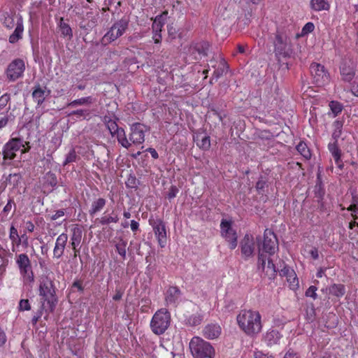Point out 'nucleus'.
Returning <instances> with one entry per match:
<instances>
[{
    "label": "nucleus",
    "mask_w": 358,
    "mask_h": 358,
    "mask_svg": "<svg viewBox=\"0 0 358 358\" xmlns=\"http://www.w3.org/2000/svg\"><path fill=\"white\" fill-rule=\"evenodd\" d=\"M116 136L117 141L121 145L125 148H129L131 145V143L129 142V139L128 140L124 130L120 127V129L115 134Z\"/></svg>",
    "instance_id": "obj_31"
},
{
    "label": "nucleus",
    "mask_w": 358,
    "mask_h": 358,
    "mask_svg": "<svg viewBox=\"0 0 358 358\" xmlns=\"http://www.w3.org/2000/svg\"><path fill=\"white\" fill-rule=\"evenodd\" d=\"M49 94L50 91L47 90L46 87L37 85L34 87L32 92V98L37 103L38 106H41Z\"/></svg>",
    "instance_id": "obj_20"
},
{
    "label": "nucleus",
    "mask_w": 358,
    "mask_h": 358,
    "mask_svg": "<svg viewBox=\"0 0 358 358\" xmlns=\"http://www.w3.org/2000/svg\"><path fill=\"white\" fill-rule=\"evenodd\" d=\"M138 227H139V224L138 222H136L135 220L131 221V229L133 231H137L138 229Z\"/></svg>",
    "instance_id": "obj_63"
},
{
    "label": "nucleus",
    "mask_w": 358,
    "mask_h": 358,
    "mask_svg": "<svg viewBox=\"0 0 358 358\" xmlns=\"http://www.w3.org/2000/svg\"><path fill=\"white\" fill-rule=\"evenodd\" d=\"M90 115L87 110L79 109L71 112L69 115H76L78 117H83L86 118Z\"/></svg>",
    "instance_id": "obj_51"
},
{
    "label": "nucleus",
    "mask_w": 358,
    "mask_h": 358,
    "mask_svg": "<svg viewBox=\"0 0 358 358\" xmlns=\"http://www.w3.org/2000/svg\"><path fill=\"white\" fill-rule=\"evenodd\" d=\"M236 320L241 329L248 336H255L262 331V317L258 311L241 310L237 315Z\"/></svg>",
    "instance_id": "obj_1"
},
{
    "label": "nucleus",
    "mask_w": 358,
    "mask_h": 358,
    "mask_svg": "<svg viewBox=\"0 0 358 358\" xmlns=\"http://www.w3.org/2000/svg\"><path fill=\"white\" fill-rule=\"evenodd\" d=\"M94 101V100L92 96L83 97L72 101L71 103H69V106L75 107L77 106L90 105Z\"/></svg>",
    "instance_id": "obj_34"
},
{
    "label": "nucleus",
    "mask_w": 358,
    "mask_h": 358,
    "mask_svg": "<svg viewBox=\"0 0 358 358\" xmlns=\"http://www.w3.org/2000/svg\"><path fill=\"white\" fill-rule=\"evenodd\" d=\"M221 327L217 324H209L203 330V335L208 339H215L220 336Z\"/></svg>",
    "instance_id": "obj_21"
},
{
    "label": "nucleus",
    "mask_w": 358,
    "mask_h": 358,
    "mask_svg": "<svg viewBox=\"0 0 358 358\" xmlns=\"http://www.w3.org/2000/svg\"><path fill=\"white\" fill-rule=\"evenodd\" d=\"M274 50L277 55L285 57L290 53L289 40L285 34L278 33L274 41Z\"/></svg>",
    "instance_id": "obj_12"
},
{
    "label": "nucleus",
    "mask_w": 358,
    "mask_h": 358,
    "mask_svg": "<svg viewBox=\"0 0 358 358\" xmlns=\"http://www.w3.org/2000/svg\"><path fill=\"white\" fill-rule=\"evenodd\" d=\"M59 30L61 36L67 38L68 41H71L73 38V31L69 24L64 22L62 18L59 24Z\"/></svg>",
    "instance_id": "obj_24"
},
{
    "label": "nucleus",
    "mask_w": 358,
    "mask_h": 358,
    "mask_svg": "<svg viewBox=\"0 0 358 358\" xmlns=\"http://www.w3.org/2000/svg\"><path fill=\"white\" fill-rule=\"evenodd\" d=\"M327 290L329 291V294L337 298H341L345 294V287L342 284H332L327 288Z\"/></svg>",
    "instance_id": "obj_27"
},
{
    "label": "nucleus",
    "mask_w": 358,
    "mask_h": 358,
    "mask_svg": "<svg viewBox=\"0 0 358 358\" xmlns=\"http://www.w3.org/2000/svg\"><path fill=\"white\" fill-rule=\"evenodd\" d=\"M77 159V155L74 149H71L69 152L67 154L66 159L63 163V166H66V164L74 162Z\"/></svg>",
    "instance_id": "obj_43"
},
{
    "label": "nucleus",
    "mask_w": 358,
    "mask_h": 358,
    "mask_svg": "<svg viewBox=\"0 0 358 358\" xmlns=\"http://www.w3.org/2000/svg\"><path fill=\"white\" fill-rule=\"evenodd\" d=\"M64 214H65L64 210H63V209L58 210L55 212V214H53L50 216V220H56L60 218L61 217H63L64 215Z\"/></svg>",
    "instance_id": "obj_56"
},
{
    "label": "nucleus",
    "mask_w": 358,
    "mask_h": 358,
    "mask_svg": "<svg viewBox=\"0 0 358 358\" xmlns=\"http://www.w3.org/2000/svg\"><path fill=\"white\" fill-rule=\"evenodd\" d=\"M128 27L129 21L126 19L115 22L102 38V43L108 44L115 41L125 33Z\"/></svg>",
    "instance_id": "obj_6"
},
{
    "label": "nucleus",
    "mask_w": 358,
    "mask_h": 358,
    "mask_svg": "<svg viewBox=\"0 0 358 358\" xmlns=\"http://www.w3.org/2000/svg\"><path fill=\"white\" fill-rule=\"evenodd\" d=\"M350 91L354 96L358 97V78H356L355 80L353 82L351 86Z\"/></svg>",
    "instance_id": "obj_57"
},
{
    "label": "nucleus",
    "mask_w": 358,
    "mask_h": 358,
    "mask_svg": "<svg viewBox=\"0 0 358 358\" xmlns=\"http://www.w3.org/2000/svg\"><path fill=\"white\" fill-rule=\"evenodd\" d=\"M315 25L313 22H307L301 30L302 35H306L309 33H311L314 31Z\"/></svg>",
    "instance_id": "obj_48"
},
{
    "label": "nucleus",
    "mask_w": 358,
    "mask_h": 358,
    "mask_svg": "<svg viewBox=\"0 0 358 358\" xmlns=\"http://www.w3.org/2000/svg\"><path fill=\"white\" fill-rule=\"evenodd\" d=\"M71 231V245L74 250V255L77 256L79 252L77 248L79 246L82 238V230L78 227H74L72 228Z\"/></svg>",
    "instance_id": "obj_22"
},
{
    "label": "nucleus",
    "mask_w": 358,
    "mask_h": 358,
    "mask_svg": "<svg viewBox=\"0 0 358 358\" xmlns=\"http://www.w3.org/2000/svg\"><path fill=\"white\" fill-rule=\"evenodd\" d=\"M10 95L7 93L0 97V110L4 109L10 101Z\"/></svg>",
    "instance_id": "obj_47"
},
{
    "label": "nucleus",
    "mask_w": 358,
    "mask_h": 358,
    "mask_svg": "<svg viewBox=\"0 0 358 358\" xmlns=\"http://www.w3.org/2000/svg\"><path fill=\"white\" fill-rule=\"evenodd\" d=\"M221 234L223 238L229 243V248L234 250L237 246V235L231 227V223L226 220H222L220 224Z\"/></svg>",
    "instance_id": "obj_13"
},
{
    "label": "nucleus",
    "mask_w": 358,
    "mask_h": 358,
    "mask_svg": "<svg viewBox=\"0 0 358 358\" xmlns=\"http://www.w3.org/2000/svg\"><path fill=\"white\" fill-rule=\"evenodd\" d=\"M44 6L45 3L43 1H35L33 2L31 6L30 7V15L31 16L36 15L38 13L42 11Z\"/></svg>",
    "instance_id": "obj_36"
},
{
    "label": "nucleus",
    "mask_w": 358,
    "mask_h": 358,
    "mask_svg": "<svg viewBox=\"0 0 358 358\" xmlns=\"http://www.w3.org/2000/svg\"><path fill=\"white\" fill-rule=\"evenodd\" d=\"M241 254L245 259L251 257L255 250V242L253 236L250 234H245L241 242Z\"/></svg>",
    "instance_id": "obj_16"
},
{
    "label": "nucleus",
    "mask_w": 358,
    "mask_h": 358,
    "mask_svg": "<svg viewBox=\"0 0 358 358\" xmlns=\"http://www.w3.org/2000/svg\"><path fill=\"white\" fill-rule=\"evenodd\" d=\"M329 106L334 115H337L342 111V106L336 101H331Z\"/></svg>",
    "instance_id": "obj_45"
},
{
    "label": "nucleus",
    "mask_w": 358,
    "mask_h": 358,
    "mask_svg": "<svg viewBox=\"0 0 358 358\" xmlns=\"http://www.w3.org/2000/svg\"><path fill=\"white\" fill-rule=\"evenodd\" d=\"M39 292L43 300L42 309L45 312L53 311L57 303V298L52 281L48 278L43 279Z\"/></svg>",
    "instance_id": "obj_2"
},
{
    "label": "nucleus",
    "mask_w": 358,
    "mask_h": 358,
    "mask_svg": "<svg viewBox=\"0 0 358 358\" xmlns=\"http://www.w3.org/2000/svg\"><path fill=\"white\" fill-rule=\"evenodd\" d=\"M167 14H168L167 12H164L162 14L156 16L155 18L154 19L152 29H159V30L162 31V27H164V25L165 24Z\"/></svg>",
    "instance_id": "obj_32"
},
{
    "label": "nucleus",
    "mask_w": 358,
    "mask_h": 358,
    "mask_svg": "<svg viewBox=\"0 0 358 358\" xmlns=\"http://www.w3.org/2000/svg\"><path fill=\"white\" fill-rule=\"evenodd\" d=\"M280 275L285 277L289 286L292 289H296L299 287V280L294 271L289 266H285L280 271Z\"/></svg>",
    "instance_id": "obj_17"
},
{
    "label": "nucleus",
    "mask_w": 358,
    "mask_h": 358,
    "mask_svg": "<svg viewBox=\"0 0 358 358\" xmlns=\"http://www.w3.org/2000/svg\"><path fill=\"white\" fill-rule=\"evenodd\" d=\"M152 38L155 43H160L162 41V35L158 34H155L152 36Z\"/></svg>",
    "instance_id": "obj_64"
},
{
    "label": "nucleus",
    "mask_w": 358,
    "mask_h": 358,
    "mask_svg": "<svg viewBox=\"0 0 358 358\" xmlns=\"http://www.w3.org/2000/svg\"><path fill=\"white\" fill-rule=\"evenodd\" d=\"M268 275H274L276 271L275 268V265L272 262V261L268 259L267 266L266 267V270L264 271Z\"/></svg>",
    "instance_id": "obj_46"
},
{
    "label": "nucleus",
    "mask_w": 358,
    "mask_h": 358,
    "mask_svg": "<svg viewBox=\"0 0 358 358\" xmlns=\"http://www.w3.org/2000/svg\"><path fill=\"white\" fill-rule=\"evenodd\" d=\"M146 151L150 152L152 157L154 159H157L159 157L157 152L154 148H149L146 150Z\"/></svg>",
    "instance_id": "obj_61"
},
{
    "label": "nucleus",
    "mask_w": 358,
    "mask_h": 358,
    "mask_svg": "<svg viewBox=\"0 0 358 358\" xmlns=\"http://www.w3.org/2000/svg\"><path fill=\"white\" fill-rule=\"evenodd\" d=\"M278 248V243L275 234L269 229H266L264 234V240L261 249V252H264L269 255H273Z\"/></svg>",
    "instance_id": "obj_8"
},
{
    "label": "nucleus",
    "mask_w": 358,
    "mask_h": 358,
    "mask_svg": "<svg viewBox=\"0 0 358 358\" xmlns=\"http://www.w3.org/2000/svg\"><path fill=\"white\" fill-rule=\"evenodd\" d=\"M119 221L118 215L113 211L109 215H103L100 219V223L103 225L109 224L110 223H117Z\"/></svg>",
    "instance_id": "obj_33"
},
{
    "label": "nucleus",
    "mask_w": 358,
    "mask_h": 358,
    "mask_svg": "<svg viewBox=\"0 0 358 358\" xmlns=\"http://www.w3.org/2000/svg\"><path fill=\"white\" fill-rule=\"evenodd\" d=\"M317 289L315 286L312 285L306 291L305 295L307 297H311L313 299H316L317 296L316 293Z\"/></svg>",
    "instance_id": "obj_50"
},
{
    "label": "nucleus",
    "mask_w": 358,
    "mask_h": 358,
    "mask_svg": "<svg viewBox=\"0 0 358 358\" xmlns=\"http://www.w3.org/2000/svg\"><path fill=\"white\" fill-rule=\"evenodd\" d=\"M67 241L68 236L65 233L61 234L57 237L53 250V255L55 257L59 259L63 255Z\"/></svg>",
    "instance_id": "obj_18"
},
{
    "label": "nucleus",
    "mask_w": 358,
    "mask_h": 358,
    "mask_svg": "<svg viewBox=\"0 0 358 358\" xmlns=\"http://www.w3.org/2000/svg\"><path fill=\"white\" fill-rule=\"evenodd\" d=\"M106 201L103 198H99L98 199L94 201L92 203L91 208L89 210V213L91 215H94L98 212L101 211L103 207L105 206Z\"/></svg>",
    "instance_id": "obj_29"
},
{
    "label": "nucleus",
    "mask_w": 358,
    "mask_h": 358,
    "mask_svg": "<svg viewBox=\"0 0 358 358\" xmlns=\"http://www.w3.org/2000/svg\"><path fill=\"white\" fill-rule=\"evenodd\" d=\"M348 210L352 212V216L354 220H358V206L357 205H351L348 208Z\"/></svg>",
    "instance_id": "obj_55"
},
{
    "label": "nucleus",
    "mask_w": 358,
    "mask_h": 358,
    "mask_svg": "<svg viewBox=\"0 0 358 358\" xmlns=\"http://www.w3.org/2000/svg\"><path fill=\"white\" fill-rule=\"evenodd\" d=\"M280 338L281 334L278 331L270 329L264 335V341L268 345H273L278 343Z\"/></svg>",
    "instance_id": "obj_23"
},
{
    "label": "nucleus",
    "mask_w": 358,
    "mask_h": 358,
    "mask_svg": "<svg viewBox=\"0 0 358 358\" xmlns=\"http://www.w3.org/2000/svg\"><path fill=\"white\" fill-rule=\"evenodd\" d=\"M334 131L332 134V137L335 140V141H337V139L341 136V131H342V127H343V122L339 120H336L334 122Z\"/></svg>",
    "instance_id": "obj_39"
},
{
    "label": "nucleus",
    "mask_w": 358,
    "mask_h": 358,
    "mask_svg": "<svg viewBox=\"0 0 358 358\" xmlns=\"http://www.w3.org/2000/svg\"><path fill=\"white\" fill-rule=\"evenodd\" d=\"M19 308L20 310H29L31 306L27 299H22L19 303Z\"/></svg>",
    "instance_id": "obj_52"
},
{
    "label": "nucleus",
    "mask_w": 358,
    "mask_h": 358,
    "mask_svg": "<svg viewBox=\"0 0 358 358\" xmlns=\"http://www.w3.org/2000/svg\"><path fill=\"white\" fill-rule=\"evenodd\" d=\"M314 81L318 85H324L329 80V76L324 67L320 64L313 63L310 67Z\"/></svg>",
    "instance_id": "obj_15"
},
{
    "label": "nucleus",
    "mask_w": 358,
    "mask_h": 358,
    "mask_svg": "<svg viewBox=\"0 0 358 358\" xmlns=\"http://www.w3.org/2000/svg\"><path fill=\"white\" fill-rule=\"evenodd\" d=\"M171 322V315L165 308L158 310L150 321V329L156 335L163 334L169 328Z\"/></svg>",
    "instance_id": "obj_5"
},
{
    "label": "nucleus",
    "mask_w": 358,
    "mask_h": 358,
    "mask_svg": "<svg viewBox=\"0 0 358 358\" xmlns=\"http://www.w3.org/2000/svg\"><path fill=\"white\" fill-rule=\"evenodd\" d=\"M149 223L152 227L159 245L164 248L167 241L166 229L164 222L161 219H150Z\"/></svg>",
    "instance_id": "obj_11"
},
{
    "label": "nucleus",
    "mask_w": 358,
    "mask_h": 358,
    "mask_svg": "<svg viewBox=\"0 0 358 358\" xmlns=\"http://www.w3.org/2000/svg\"><path fill=\"white\" fill-rule=\"evenodd\" d=\"M229 66L224 59H221L218 67L215 70L210 83H213V80L217 81L224 73L227 72Z\"/></svg>",
    "instance_id": "obj_26"
},
{
    "label": "nucleus",
    "mask_w": 358,
    "mask_h": 358,
    "mask_svg": "<svg viewBox=\"0 0 358 358\" xmlns=\"http://www.w3.org/2000/svg\"><path fill=\"white\" fill-rule=\"evenodd\" d=\"M7 341L6 333L0 327V347L3 346Z\"/></svg>",
    "instance_id": "obj_58"
},
{
    "label": "nucleus",
    "mask_w": 358,
    "mask_h": 358,
    "mask_svg": "<svg viewBox=\"0 0 358 358\" xmlns=\"http://www.w3.org/2000/svg\"><path fill=\"white\" fill-rule=\"evenodd\" d=\"M107 127L110 133V134L113 136H115V134L120 129V127H118L116 122L113 120H109L107 122Z\"/></svg>",
    "instance_id": "obj_44"
},
{
    "label": "nucleus",
    "mask_w": 358,
    "mask_h": 358,
    "mask_svg": "<svg viewBox=\"0 0 358 358\" xmlns=\"http://www.w3.org/2000/svg\"><path fill=\"white\" fill-rule=\"evenodd\" d=\"M268 259H266V256H264L262 252H261V249L259 250V256H258V267L261 268L263 271L266 270V267L267 266Z\"/></svg>",
    "instance_id": "obj_41"
},
{
    "label": "nucleus",
    "mask_w": 358,
    "mask_h": 358,
    "mask_svg": "<svg viewBox=\"0 0 358 358\" xmlns=\"http://www.w3.org/2000/svg\"><path fill=\"white\" fill-rule=\"evenodd\" d=\"M283 358H299V355L293 350H289Z\"/></svg>",
    "instance_id": "obj_60"
},
{
    "label": "nucleus",
    "mask_w": 358,
    "mask_h": 358,
    "mask_svg": "<svg viewBox=\"0 0 358 358\" xmlns=\"http://www.w3.org/2000/svg\"><path fill=\"white\" fill-rule=\"evenodd\" d=\"M198 145L203 150H208L210 146V141L209 136H204L202 138Z\"/></svg>",
    "instance_id": "obj_49"
},
{
    "label": "nucleus",
    "mask_w": 358,
    "mask_h": 358,
    "mask_svg": "<svg viewBox=\"0 0 358 358\" xmlns=\"http://www.w3.org/2000/svg\"><path fill=\"white\" fill-rule=\"evenodd\" d=\"M178 193V189L176 186H171L167 194L169 199L175 198Z\"/></svg>",
    "instance_id": "obj_54"
},
{
    "label": "nucleus",
    "mask_w": 358,
    "mask_h": 358,
    "mask_svg": "<svg viewBox=\"0 0 358 358\" xmlns=\"http://www.w3.org/2000/svg\"><path fill=\"white\" fill-rule=\"evenodd\" d=\"M116 250L118 254L124 259L127 254V241L122 238H120L119 241L115 245Z\"/></svg>",
    "instance_id": "obj_37"
},
{
    "label": "nucleus",
    "mask_w": 358,
    "mask_h": 358,
    "mask_svg": "<svg viewBox=\"0 0 358 358\" xmlns=\"http://www.w3.org/2000/svg\"><path fill=\"white\" fill-rule=\"evenodd\" d=\"M25 65L20 59H14L9 64L6 71V77L10 81H15L23 76Z\"/></svg>",
    "instance_id": "obj_10"
},
{
    "label": "nucleus",
    "mask_w": 358,
    "mask_h": 358,
    "mask_svg": "<svg viewBox=\"0 0 358 358\" xmlns=\"http://www.w3.org/2000/svg\"><path fill=\"white\" fill-rule=\"evenodd\" d=\"M8 264V259H3L2 263L0 265V280L3 278L4 276L6 271V267Z\"/></svg>",
    "instance_id": "obj_53"
},
{
    "label": "nucleus",
    "mask_w": 358,
    "mask_h": 358,
    "mask_svg": "<svg viewBox=\"0 0 358 358\" xmlns=\"http://www.w3.org/2000/svg\"><path fill=\"white\" fill-rule=\"evenodd\" d=\"M9 238L13 245H19L21 243V238L18 235L17 229L13 225H11L10 228Z\"/></svg>",
    "instance_id": "obj_38"
},
{
    "label": "nucleus",
    "mask_w": 358,
    "mask_h": 358,
    "mask_svg": "<svg viewBox=\"0 0 358 358\" xmlns=\"http://www.w3.org/2000/svg\"><path fill=\"white\" fill-rule=\"evenodd\" d=\"M203 318L199 314H194L187 319V323L191 326H196L201 324Z\"/></svg>",
    "instance_id": "obj_42"
},
{
    "label": "nucleus",
    "mask_w": 358,
    "mask_h": 358,
    "mask_svg": "<svg viewBox=\"0 0 358 358\" xmlns=\"http://www.w3.org/2000/svg\"><path fill=\"white\" fill-rule=\"evenodd\" d=\"M131 133L129 134V142L140 145L145 141V134L148 131V128L141 123H135L131 126Z\"/></svg>",
    "instance_id": "obj_14"
},
{
    "label": "nucleus",
    "mask_w": 358,
    "mask_h": 358,
    "mask_svg": "<svg viewBox=\"0 0 358 358\" xmlns=\"http://www.w3.org/2000/svg\"><path fill=\"white\" fill-rule=\"evenodd\" d=\"M308 253L313 259H317L319 258L318 250L316 248H311Z\"/></svg>",
    "instance_id": "obj_59"
},
{
    "label": "nucleus",
    "mask_w": 358,
    "mask_h": 358,
    "mask_svg": "<svg viewBox=\"0 0 358 358\" xmlns=\"http://www.w3.org/2000/svg\"><path fill=\"white\" fill-rule=\"evenodd\" d=\"M24 147V145L22 139L20 138H12L3 146V159L5 160L13 159L16 156L15 152Z\"/></svg>",
    "instance_id": "obj_9"
},
{
    "label": "nucleus",
    "mask_w": 358,
    "mask_h": 358,
    "mask_svg": "<svg viewBox=\"0 0 358 358\" xmlns=\"http://www.w3.org/2000/svg\"><path fill=\"white\" fill-rule=\"evenodd\" d=\"M296 150L301 154L306 159H308L311 157L310 151L307 145L304 142H300L296 145Z\"/></svg>",
    "instance_id": "obj_35"
},
{
    "label": "nucleus",
    "mask_w": 358,
    "mask_h": 358,
    "mask_svg": "<svg viewBox=\"0 0 358 358\" xmlns=\"http://www.w3.org/2000/svg\"><path fill=\"white\" fill-rule=\"evenodd\" d=\"M340 71L342 79L344 81L350 82L352 80V78L355 76V71L353 68L350 66H347L345 64L343 65L341 67Z\"/></svg>",
    "instance_id": "obj_30"
},
{
    "label": "nucleus",
    "mask_w": 358,
    "mask_h": 358,
    "mask_svg": "<svg viewBox=\"0 0 358 358\" xmlns=\"http://www.w3.org/2000/svg\"><path fill=\"white\" fill-rule=\"evenodd\" d=\"M3 24L9 29L15 28L13 33L9 37V42L16 43L22 38L24 27L23 19L20 14H6L4 16Z\"/></svg>",
    "instance_id": "obj_4"
},
{
    "label": "nucleus",
    "mask_w": 358,
    "mask_h": 358,
    "mask_svg": "<svg viewBox=\"0 0 358 358\" xmlns=\"http://www.w3.org/2000/svg\"><path fill=\"white\" fill-rule=\"evenodd\" d=\"M189 349L194 358H214L215 350L211 344L199 336L189 342Z\"/></svg>",
    "instance_id": "obj_3"
},
{
    "label": "nucleus",
    "mask_w": 358,
    "mask_h": 358,
    "mask_svg": "<svg viewBox=\"0 0 358 358\" xmlns=\"http://www.w3.org/2000/svg\"><path fill=\"white\" fill-rule=\"evenodd\" d=\"M87 16L88 17H91L92 20L90 22H88L87 24H81L80 28H82V29H92L94 27H95L96 24L97 20H98V15L92 16V13L91 12H89L87 13Z\"/></svg>",
    "instance_id": "obj_40"
},
{
    "label": "nucleus",
    "mask_w": 358,
    "mask_h": 358,
    "mask_svg": "<svg viewBox=\"0 0 358 358\" xmlns=\"http://www.w3.org/2000/svg\"><path fill=\"white\" fill-rule=\"evenodd\" d=\"M310 6L315 11L328 10L330 8L327 0H310Z\"/></svg>",
    "instance_id": "obj_25"
},
{
    "label": "nucleus",
    "mask_w": 358,
    "mask_h": 358,
    "mask_svg": "<svg viewBox=\"0 0 358 358\" xmlns=\"http://www.w3.org/2000/svg\"><path fill=\"white\" fill-rule=\"evenodd\" d=\"M328 148L331 154L332 155L336 164L341 168V150L336 145V142L335 141L333 143H329L328 145Z\"/></svg>",
    "instance_id": "obj_28"
},
{
    "label": "nucleus",
    "mask_w": 358,
    "mask_h": 358,
    "mask_svg": "<svg viewBox=\"0 0 358 358\" xmlns=\"http://www.w3.org/2000/svg\"><path fill=\"white\" fill-rule=\"evenodd\" d=\"M181 296V292L178 287H170L166 292L165 300L167 305L176 306Z\"/></svg>",
    "instance_id": "obj_19"
},
{
    "label": "nucleus",
    "mask_w": 358,
    "mask_h": 358,
    "mask_svg": "<svg viewBox=\"0 0 358 358\" xmlns=\"http://www.w3.org/2000/svg\"><path fill=\"white\" fill-rule=\"evenodd\" d=\"M34 224L31 221H27L26 222V229L28 231L32 232L34 230Z\"/></svg>",
    "instance_id": "obj_62"
},
{
    "label": "nucleus",
    "mask_w": 358,
    "mask_h": 358,
    "mask_svg": "<svg viewBox=\"0 0 358 358\" xmlns=\"http://www.w3.org/2000/svg\"><path fill=\"white\" fill-rule=\"evenodd\" d=\"M16 264L18 266L20 273L27 281L34 280V274L31 269V262L28 256L22 253L16 257Z\"/></svg>",
    "instance_id": "obj_7"
}]
</instances>
